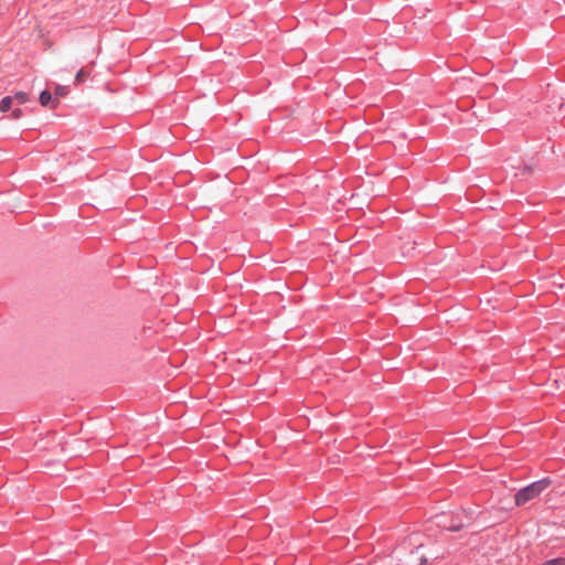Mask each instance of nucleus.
Here are the masks:
<instances>
[{"label": "nucleus", "instance_id": "nucleus-2", "mask_svg": "<svg viewBox=\"0 0 565 565\" xmlns=\"http://www.w3.org/2000/svg\"><path fill=\"white\" fill-rule=\"evenodd\" d=\"M39 99H40V104L43 107H47L49 106L51 109H55L58 106L57 98H53L52 94L49 90H43L40 94V98Z\"/></svg>", "mask_w": 565, "mask_h": 565}, {"label": "nucleus", "instance_id": "nucleus-7", "mask_svg": "<svg viewBox=\"0 0 565 565\" xmlns=\"http://www.w3.org/2000/svg\"><path fill=\"white\" fill-rule=\"evenodd\" d=\"M541 565H565V558L559 557V558L548 559V561L542 563Z\"/></svg>", "mask_w": 565, "mask_h": 565}, {"label": "nucleus", "instance_id": "nucleus-1", "mask_svg": "<svg viewBox=\"0 0 565 565\" xmlns=\"http://www.w3.org/2000/svg\"><path fill=\"white\" fill-rule=\"evenodd\" d=\"M550 483L551 481L548 479H542L521 489L515 494L516 505H523L526 502L537 498L550 486Z\"/></svg>", "mask_w": 565, "mask_h": 565}, {"label": "nucleus", "instance_id": "nucleus-9", "mask_svg": "<svg viewBox=\"0 0 565 565\" xmlns=\"http://www.w3.org/2000/svg\"><path fill=\"white\" fill-rule=\"evenodd\" d=\"M21 116H22V110H21V109H19V108H18V109H14V110L12 111V115H11V117H12L13 119H19Z\"/></svg>", "mask_w": 565, "mask_h": 565}, {"label": "nucleus", "instance_id": "nucleus-6", "mask_svg": "<svg viewBox=\"0 0 565 565\" xmlns=\"http://www.w3.org/2000/svg\"><path fill=\"white\" fill-rule=\"evenodd\" d=\"M68 94V90L65 86H62V85H56L55 86V98L58 99V97H64Z\"/></svg>", "mask_w": 565, "mask_h": 565}, {"label": "nucleus", "instance_id": "nucleus-4", "mask_svg": "<svg viewBox=\"0 0 565 565\" xmlns=\"http://www.w3.org/2000/svg\"><path fill=\"white\" fill-rule=\"evenodd\" d=\"M87 76H88V73L85 71V68H81L75 75V83L76 84L83 83Z\"/></svg>", "mask_w": 565, "mask_h": 565}, {"label": "nucleus", "instance_id": "nucleus-3", "mask_svg": "<svg viewBox=\"0 0 565 565\" xmlns=\"http://www.w3.org/2000/svg\"><path fill=\"white\" fill-rule=\"evenodd\" d=\"M13 104V97L12 96H6L0 100V111L7 113L11 109Z\"/></svg>", "mask_w": 565, "mask_h": 565}, {"label": "nucleus", "instance_id": "nucleus-5", "mask_svg": "<svg viewBox=\"0 0 565 565\" xmlns=\"http://www.w3.org/2000/svg\"><path fill=\"white\" fill-rule=\"evenodd\" d=\"M13 99H15L19 104H25L29 100V96L24 92H18L13 96Z\"/></svg>", "mask_w": 565, "mask_h": 565}, {"label": "nucleus", "instance_id": "nucleus-8", "mask_svg": "<svg viewBox=\"0 0 565 565\" xmlns=\"http://www.w3.org/2000/svg\"><path fill=\"white\" fill-rule=\"evenodd\" d=\"M414 249H415V243H407L403 247V255L404 256H409Z\"/></svg>", "mask_w": 565, "mask_h": 565}]
</instances>
